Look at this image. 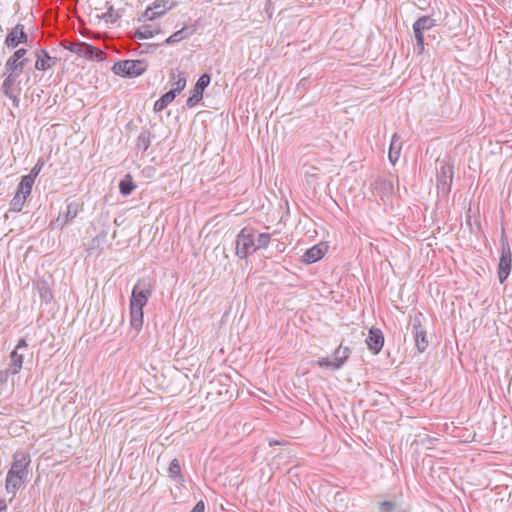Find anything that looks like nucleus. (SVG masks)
Listing matches in <instances>:
<instances>
[{"label": "nucleus", "instance_id": "f257e3e1", "mask_svg": "<svg viewBox=\"0 0 512 512\" xmlns=\"http://www.w3.org/2000/svg\"><path fill=\"white\" fill-rule=\"evenodd\" d=\"M30 462V455L27 452L20 451L13 455V462L7 473L5 482L7 493L12 496L16 495V492L20 489L28 476Z\"/></svg>", "mask_w": 512, "mask_h": 512}, {"label": "nucleus", "instance_id": "f03ea898", "mask_svg": "<svg viewBox=\"0 0 512 512\" xmlns=\"http://www.w3.org/2000/svg\"><path fill=\"white\" fill-rule=\"evenodd\" d=\"M256 236L257 231L255 229L243 228L236 238V255L243 259L254 253L256 251Z\"/></svg>", "mask_w": 512, "mask_h": 512}, {"label": "nucleus", "instance_id": "7ed1b4c3", "mask_svg": "<svg viewBox=\"0 0 512 512\" xmlns=\"http://www.w3.org/2000/svg\"><path fill=\"white\" fill-rule=\"evenodd\" d=\"M147 67L144 60H123L115 63L112 70L116 75L137 77L143 74Z\"/></svg>", "mask_w": 512, "mask_h": 512}, {"label": "nucleus", "instance_id": "20e7f679", "mask_svg": "<svg viewBox=\"0 0 512 512\" xmlns=\"http://www.w3.org/2000/svg\"><path fill=\"white\" fill-rule=\"evenodd\" d=\"M152 291L153 289L150 282L145 279L139 280L133 287L129 306L143 309L148 303Z\"/></svg>", "mask_w": 512, "mask_h": 512}, {"label": "nucleus", "instance_id": "39448f33", "mask_svg": "<svg viewBox=\"0 0 512 512\" xmlns=\"http://www.w3.org/2000/svg\"><path fill=\"white\" fill-rule=\"evenodd\" d=\"M511 263H512L511 248H510L508 240L505 236V233L503 231L502 237H501V256H500L499 265H498V277H499L500 283H504V281L510 275Z\"/></svg>", "mask_w": 512, "mask_h": 512}, {"label": "nucleus", "instance_id": "423d86ee", "mask_svg": "<svg viewBox=\"0 0 512 512\" xmlns=\"http://www.w3.org/2000/svg\"><path fill=\"white\" fill-rule=\"evenodd\" d=\"M435 20L430 16H422L413 24V33L416 40L415 50L422 54L425 49L424 32L435 26Z\"/></svg>", "mask_w": 512, "mask_h": 512}, {"label": "nucleus", "instance_id": "0eeeda50", "mask_svg": "<svg viewBox=\"0 0 512 512\" xmlns=\"http://www.w3.org/2000/svg\"><path fill=\"white\" fill-rule=\"evenodd\" d=\"M437 190L442 195H448L453 179V166L445 161H438Z\"/></svg>", "mask_w": 512, "mask_h": 512}, {"label": "nucleus", "instance_id": "6e6552de", "mask_svg": "<svg viewBox=\"0 0 512 512\" xmlns=\"http://www.w3.org/2000/svg\"><path fill=\"white\" fill-rule=\"evenodd\" d=\"M70 51L76 53L79 56L101 61L103 60V51L100 49L94 48L93 46L85 43H73L69 47H67Z\"/></svg>", "mask_w": 512, "mask_h": 512}, {"label": "nucleus", "instance_id": "1a4fd4ad", "mask_svg": "<svg viewBox=\"0 0 512 512\" xmlns=\"http://www.w3.org/2000/svg\"><path fill=\"white\" fill-rule=\"evenodd\" d=\"M210 84V75L204 73L197 80L195 87L192 91V95L187 99L186 105L188 107H194L198 104L203 98V91Z\"/></svg>", "mask_w": 512, "mask_h": 512}, {"label": "nucleus", "instance_id": "9d476101", "mask_svg": "<svg viewBox=\"0 0 512 512\" xmlns=\"http://www.w3.org/2000/svg\"><path fill=\"white\" fill-rule=\"evenodd\" d=\"M26 49L20 48L6 61L5 70H12L15 73H22L28 59L25 57Z\"/></svg>", "mask_w": 512, "mask_h": 512}, {"label": "nucleus", "instance_id": "9b49d317", "mask_svg": "<svg viewBox=\"0 0 512 512\" xmlns=\"http://www.w3.org/2000/svg\"><path fill=\"white\" fill-rule=\"evenodd\" d=\"M28 37L24 32V27L21 24L16 25L7 35L5 44L10 48H15L21 43H26Z\"/></svg>", "mask_w": 512, "mask_h": 512}, {"label": "nucleus", "instance_id": "f8f14e48", "mask_svg": "<svg viewBox=\"0 0 512 512\" xmlns=\"http://www.w3.org/2000/svg\"><path fill=\"white\" fill-rule=\"evenodd\" d=\"M366 343L368 348L374 353L377 354L381 351L384 344V337L380 329L371 328L369 330V335L366 339Z\"/></svg>", "mask_w": 512, "mask_h": 512}, {"label": "nucleus", "instance_id": "ddd939ff", "mask_svg": "<svg viewBox=\"0 0 512 512\" xmlns=\"http://www.w3.org/2000/svg\"><path fill=\"white\" fill-rule=\"evenodd\" d=\"M326 251H327L326 245H324L322 243L314 245L310 249L306 250V252L302 256V261L306 264L315 263L323 258Z\"/></svg>", "mask_w": 512, "mask_h": 512}, {"label": "nucleus", "instance_id": "4468645a", "mask_svg": "<svg viewBox=\"0 0 512 512\" xmlns=\"http://www.w3.org/2000/svg\"><path fill=\"white\" fill-rule=\"evenodd\" d=\"M170 78L173 81L172 89L169 92H174L175 97L186 87L187 77L183 71H171Z\"/></svg>", "mask_w": 512, "mask_h": 512}, {"label": "nucleus", "instance_id": "2eb2a0df", "mask_svg": "<svg viewBox=\"0 0 512 512\" xmlns=\"http://www.w3.org/2000/svg\"><path fill=\"white\" fill-rule=\"evenodd\" d=\"M79 204L77 202H71L67 205L66 213L61 216L59 215L55 221V225L59 227H63L70 220L74 219L79 212Z\"/></svg>", "mask_w": 512, "mask_h": 512}, {"label": "nucleus", "instance_id": "dca6fc26", "mask_svg": "<svg viewBox=\"0 0 512 512\" xmlns=\"http://www.w3.org/2000/svg\"><path fill=\"white\" fill-rule=\"evenodd\" d=\"M23 360L24 354L22 352H18V350H13L10 354L9 366L5 372L12 375L18 374L22 369Z\"/></svg>", "mask_w": 512, "mask_h": 512}, {"label": "nucleus", "instance_id": "f3484780", "mask_svg": "<svg viewBox=\"0 0 512 512\" xmlns=\"http://www.w3.org/2000/svg\"><path fill=\"white\" fill-rule=\"evenodd\" d=\"M415 344L419 352H424L428 347L426 332L420 323L413 325Z\"/></svg>", "mask_w": 512, "mask_h": 512}, {"label": "nucleus", "instance_id": "a211bd4d", "mask_svg": "<svg viewBox=\"0 0 512 512\" xmlns=\"http://www.w3.org/2000/svg\"><path fill=\"white\" fill-rule=\"evenodd\" d=\"M167 8L165 4L155 3L153 7H148L142 15L144 21H152L165 14Z\"/></svg>", "mask_w": 512, "mask_h": 512}, {"label": "nucleus", "instance_id": "6ab92c4d", "mask_svg": "<svg viewBox=\"0 0 512 512\" xmlns=\"http://www.w3.org/2000/svg\"><path fill=\"white\" fill-rule=\"evenodd\" d=\"M36 290L41 300L45 303H49L53 299V293L49 283L45 280H38L35 283Z\"/></svg>", "mask_w": 512, "mask_h": 512}, {"label": "nucleus", "instance_id": "aec40b11", "mask_svg": "<svg viewBox=\"0 0 512 512\" xmlns=\"http://www.w3.org/2000/svg\"><path fill=\"white\" fill-rule=\"evenodd\" d=\"M5 73L7 74V77L3 81L2 91L10 99H15V96L10 92V90L21 73H15L12 72V70H5Z\"/></svg>", "mask_w": 512, "mask_h": 512}, {"label": "nucleus", "instance_id": "412c9836", "mask_svg": "<svg viewBox=\"0 0 512 512\" xmlns=\"http://www.w3.org/2000/svg\"><path fill=\"white\" fill-rule=\"evenodd\" d=\"M129 310L131 327L136 331H140L144 321L143 309L129 306Z\"/></svg>", "mask_w": 512, "mask_h": 512}, {"label": "nucleus", "instance_id": "4be33fe9", "mask_svg": "<svg viewBox=\"0 0 512 512\" xmlns=\"http://www.w3.org/2000/svg\"><path fill=\"white\" fill-rule=\"evenodd\" d=\"M401 152V141L400 137L397 134H394L391 140L390 148H389V160L392 164H395L399 159Z\"/></svg>", "mask_w": 512, "mask_h": 512}, {"label": "nucleus", "instance_id": "5701e85b", "mask_svg": "<svg viewBox=\"0 0 512 512\" xmlns=\"http://www.w3.org/2000/svg\"><path fill=\"white\" fill-rule=\"evenodd\" d=\"M52 58L49 56L47 51L40 50L37 52V60L35 62V68L37 70H47L51 67Z\"/></svg>", "mask_w": 512, "mask_h": 512}, {"label": "nucleus", "instance_id": "b1692460", "mask_svg": "<svg viewBox=\"0 0 512 512\" xmlns=\"http://www.w3.org/2000/svg\"><path fill=\"white\" fill-rule=\"evenodd\" d=\"M34 182L35 181H33L32 177L23 176L18 185L16 193L23 195L25 198H27L31 194Z\"/></svg>", "mask_w": 512, "mask_h": 512}, {"label": "nucleus", "instance_id": "393cba45", "mask_svg": "<svg viewBox=\"0 0 512 512\" xmlns=\"http://www.w3.org/2000/svg\"><path fill=\"white\" fill-rule=\"evenodd\" d=\"M349 355L350 349L348 347L342 348L341 346H339L335 350V357L333 359L335 361L334 369L341 368L345 361L349 358Z\"/></svg>", "mask_w": 512, "mask_h": 512}, {"label": "nucleus", "instance_id": "a878e982", "mask_svg": "<svg viewBox=\"0 0 512 512\" xmlns=\"http://www.w3.org/2000/svg\"><path fill=\"white\" fill-rule=\"evenodd\" d=\"M375 189L381 197L388 196L393 191V183L390 179H378L375 183Z\"/></svg>", "mask_w": 512, "mask_h": 512}, {"label": "nucleus", "instance_id": "bb28decb", "mask_svg": "<svg viewBox=\"0 0 512 512\" xmlns=\"http://www.w3.org/2000/svg\"><path fill=\"white\" fill-rule=\"evenodd\" d=\"M194 32L193 29L189 30L187 27H183L182 29L176 31L175 33H173L172 35H170L166 40L165 42L167 44H175V43H178L180 42L181 40L189 37L190 35H192Z\"/></svg>", "mask_w": 512, "mask_h": 512}, {"label": "nucleus", "instance_id": "cd10ccee", "mask_svg": "<svg viewBox=\"0 0 512 512\" xmlns=\"http://www.w3.org/2000/svg\"><path fill=\"white\" fill-rule=\"evenodd\" d=\"M158 33H159V30L154 29L151 25H142L141 27H139L136 30L135 36L138 39L145 40V39L152 38L154 35H156Z\"/></svg>", "mask_w": 512, "mask_h": 512}, {"label": "nucleus", "instance_id": "c85d7f7f", "mask_svg": "<svg viewBox=\"0 0 512 512\" xmlns=\"http://www.w3.org/2000/svg\"><path fill=\"white\" fill-rule=\"evenodd\" d=\"M174 92H167L165 93L160 99H158L154 104V111L160 112L163 109H165L168 104H170L175 99Z\"/></svg>", "mask_w": 512, "mask_h": 512}, {"label": "nucleus", "instance_id": "c756f323", "mask_svg": "<svg viewBox=\"0 0 512 512\" xmlns=\"http://www.w3.org/2000/svg\"><path fill=\"white\" fill-rule=\"evenodd\" d=\"M135 185L133 183V178L130 174H126L124 178L119 183V189L122 195L127 196L131 194L134 190Z\"/></svg>", "mask_w": 512, "mask_h": 512}, {"label": "nucleus", "instance_id": "7c9ffc66", "mask_svg": "<svg viewBox=\"0 0 512 512\" xmlns=\"http://www.w3.org/2000/svg\"><path fill=\"white\" fill-rule=\"evenodd\" d=\"M168 474L172 479H174L178 482L184 481L182 473H181L180 463H179L178 459H173L171 461L169 468H168Z\"/></svg>", "mask_w": 512, "mask_h": 512}, {"label": "nucleus", "instance_id": "2f4dec72", "mask_svg": "<svg viewBox=\"0 0 512 512\" xmlns=\"http://www.w3.org/2000/svg\"><path fill=\"white\" fill-rule=\"evenodd\" d=\"M26 199L27 198H25L23 195L16 193L13 199L11 200L10 210L14 212H20L24 206Z\"/></svg>", "mask_w": 512, "mask_h": 512}, {"label": "nucleus", "instance_id": "473e14b6", "mask_svg": "<svg viewBox=\"0 0 512 512\" xmlns=\"http://www.w3.org/2000/svg\"><path fill=\"white\" fill-rule=\"evenodd\" d=\"M271 235L269 233H259L257 231V236L255 240L256 251L261 248H266L270 243Z\"/></svg>", "mask_w": 512, "mask_h": 512}, {"label": "nucleus", "instance_id": "72a5a7b5", "mask_svg": "<svg viewBox=\"0 0 512 512\" xmlns=\"http://www.w3.org/2000/svg\"><path fill=\"white\" fill-rule=\"evenodd\" d=\"M101 18L104 19L107 23H115L119 18V14L111 6L108 11L101 16Z\"/></svg>", "mask_w": 512, "mask_h": 512}, {"label": "nucleus", "instance_id": "f704fd0d", "mask_svg": "<svg viewBox=\"0 0 512 512\" xmlns=\"http://www.w3.org/2000/svg\"><path fill=\"white\" fill-rule=\"evenodd\" d=\"M317 364L320 367H326V368H330V369L335 370L334 369L335 361L334 360H330L329 358H322V359L317 361Z\"/></svg>", "mask_w": 512, "mask_h": 512}, {"label": "nucleus", "instance_id": "c9c22d12", "mask_svg": "<svg viewBox=\"0 0 512 512\" xmlns=\"http://www.w3.org/2000/svg\"><path fill=\"white\" fill-rule=\"evenodd\" d=\"M395 507V504L391 501H384L380 504L381 512H392Z\"/></svg>", "mask_w": 512, "mask_h": 512}, {"label": "nucleus", "instance_id": "e433bc0d", "mask_svg": "<svg viewBox=\"0 0 512 512\" xmlns=\"http://www.w3.org/2000/svg\"><path fill=\"white\" fill-rule=\"evenodd\" d=\"M41 170V167L36 165L27 176L32 177L33 181H35L36 177L38 176L39 172Z\"/></svg>", "mask_w": 512, "mask_h": 512}, {"label": "nucleus", "instance_id": "4c0bfd02", "mask_svg": "<svg viewBox=\"0 0 512 512\" xmlns=\"http://www.w3.org/2000/svg\"><path fill=\"white\" fill-rule=\"evenodd\" d=\"M26 348H27V342L25 339L22 338L18 341V344L14 350H18V352H21V350H24Z\"/></svg>", "mask_w": 512, "mask_h": 512}, {"label": "nucleus", "instance_id": "58836bf2", "mask_svg": "<svg viewBox=\"0 0 512 512\" xmlns=\"http://www.w3.org/2000/svg\"><path fill=\"white\" fill-rule=\"evenodd\" d=\"M204 508H205V505H204V502L203 501H199L195 507L193 508L192 511L190 512H204Z\"/></svg>", "mask_w": 512, "mask_h": 512}, {"label": "nucleus", "instance_id": "ea45409f", "mask_svg": "<svg viewBox=\"0 0 512 512\" xmlns=\"http://www.w3.org/2000/svg\"><path fill=\"white\" fill-rule=\"evenodd\" d=\"M7 505L4 500H0V512L6 510Z\"/></svg>", "mask_w": 512, "mask_h": 512}]
</instances>
